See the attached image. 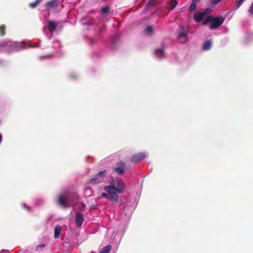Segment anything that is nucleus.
Returning a JSON list of instances; mask_svg holds the SVG:
<instances>
[{
  "label": "nucleus",
  "instance_id": "obj_1",
  "mask_svg": "<svg viewBox=\"0 0 253 253\" xmlns=\"http://www.w3.org/2000/svg\"><path fill=\"white\" fill-rule=\"evenodd\" d=\"M104 189L106 192L102 193L101 196L117 203L119 200L118 194H122L125 192L126 184L122 179L117 178L112 180L110 185L105 186Z\"/></svg>",
  "mask_w": 253,
  "mask_h": 253
},
{
  "label": "nucleus",
  "instance_id": "obj_2",
  "mask_svg": "<svg viewBox=\"0 0 253 253\" xmlns=\"http://www.w3.org/2000/svg\"><path fill=\"white\" fill-rule=\"evenodd\" d=\"M25 46L21 43L18 45L16 42L9 40L0 42V50L6 52L19 50L21 48H25Z\"/></svg>",
  "mask_w": 253,
  "mask_h": 253
},
{
  "label": "nucleus",
  "instance_id": "obj_3",
  "mask_svg": "<svg viewBox=\"0 0 253 253\" xmlns=\"http://www.w3.org/2000/svg\"><path fill=\"white\" fill-rule=\"evenodd\" d=\"M224 18L223 17H213L212 16H208L203 22V25L211 23L210 29H216L219 27L223 23Z\"/></svg>",
  "mask_w": 253,
  "mask_h": 253
},
{
  "label": "nucleus",
  "instance_id": "obj_4",
  "mask_svg": "<svg viewBox=\"0 0 253 253\" xmlns=\"http://www.w3.org/2000/svg\"><path fill=\"white\" fill-rule=\"evenodd\" d=\"M106 170H104L99 172L98 173L93 176L90 179H89L87 182V183L95 185L96 184H98L102 182V181L104 180V178L106 176Z\"/></svg>",
  "mask_w": 253,
  "mask_h": 253
},
{
  "label": "nucleus",
  "instance_id": "obj_5",
  "mask_svg": "<svg viewBox=\"0 0 253 253\" xmlns=\"http://www.w3.org/2000/svg\"><path fill=\"white\" fill-rule=\"evenodd\" d=\"M69 197L66 194L59 195L57 200V204L64 208H67L70 207L68 202Z\"/></svg>",
  "mask_w": 253,
  "mask_h": 253
},
{
  "label": "nucleus",
  "instance_id": "obj_6",
  "mask_svg": "<svg viewBox=\"0 0 253 253\" xmlns=\"http://www.w3.org/2000/svg\"><path fill=\"white\" fill-rule=\"evenodd\" d=\"M116 167L113 169V171L119 175H122L127 170L125 162L120 161L116 164Z\"/></svg>",
  "mask_w": 253,
  "mask_h": 253
},
{
  "label": "nucleus",
  "instance_id": "obj_7",
  "mask_svg": "<svg viewBox=\"0 0 253 253\" xmlns=\"http://www.w3.org/2000/svg\"><path fill=\"white\" fill-rule=\"evenodd\" d=\"M177 39L178 42L181 43H185L187 42V33L184 28L182 29L181 32L178 33Z\"/></svg>",
  "mask_w": 253,
  "mask_h": 253
},
{
  "label": "nucleus",
  "instance_id": "obj_8",
  "mask_svg": "<svg viewBox=\"0 0 253 253\" xmlns=\"http://www.w3.org/2000/svg\"><path fill=\"white\" fill-rule=\"evenodd\" d=\"M146 157V155L144 153H138L133 154L131 158V161L132 163H136L139 161L144 159Z\"/></svg>",
  "mask_w": 253,
  "mask_h": 253
},
{
  "label": "nucleus",
  "instance_id": "obj_9",
  "mask_svg": "<svg viewBox=\"0 0 253 253\" xmlns=\"http://www.w3.org/2000/svg\"><path fill=\"white\" fill-rule=\"evenodd\" d=\"M84 220L83 214L79 212H77L76 215L75 221L78 227H80L82 226Z\"/></svg>",
  "mask_w": 253,
  "mask_h": 253
},
{
  "label": "nucleus",
  "instance_id": "obj_10",
  "mask_svg": "<svg viewBox=\"0 0 253 253\" xmlns=\"http://www.w3.org/2000/svg\"><path fill=\"white\" fill-rule=\"evenodd\" d=\"M59 5V0H52L45 4V7L47 8H54Z\"/></svg>",
  "mask_w": 253,
  "mask_h": 253
},
{
  "label": "nucleus",
  "instance_id": "obj_11",
  "mask_svg": "<svg viewBox=\"0 0 253 253\" xmlns=\"http://www.w3.org/2000/svg\"><path fill=\"white\" fill-rule=\"evenodd\" d=\"M47 28L50 33H52L54 31H55L57 24L56 22H54L52 21H48L47 22Z\"/></svg>",
  "mask_w": 253,
  "mask_h": 253
},
{
  "label": "nucleus",
  "instance_id": "obj_12",
  "mask_svg": "<svg viewBox=\"0 0 253 253\" xmlns=\"http://www.w3.org/2000/svg\"><path fill=\"white\" fill-rule=\"evenodd\" d=\"M205 16V13H195L194 15L193 18L194 20L196 22H200L202 20L204 19Z\"/></svg>",
  "mask_w": 253,
  "mask_h": 253
},
{
  "label": "nucleus",
  "instance_id": "obj_13",
  "mask_svg": "<svg viewBox=\"0 0 253 253\" xmlns=\"http://www.w3.org/2000/svg\"><path fill=\"white\" fill-rule=\"evenodd\" d=\"M61 233V228L59 225H57L54 228V238L58 239Z\"/></svg>",
  "mask_w": 253,
  "mask_h": 253
},
{
  "label": "nucleus",
  "instance_id": "obj_14",
  "mask_svg": "<svg viewBox=\"0 0 253 253\" xmlns=\"http://www.w3.org/2000/svg\"><path fill=\"white\" fill-rule=\"evenodd\" d=\"M211 47V42L210 41H206L203 45L202 49L204 50H209Z\"/></svg>",
  "mask_w": 253,
  "mask_h": 253
},
{
  "label": "nucleus",
  "instance_id": "obj_15",
  "mask_svg": "<svg viewBox=\"0 0 253 253\" xmlns=\"http://www.w3.org/2000/svg\"><path fill=\"white\" fill-rule=\"evenodd\" d=\"M168 4L170 6V10H172L177 4L176 0H169L168 1Z\"/></svg>",
  "mask_w": 253,
  "mask_h": 253
},
{
  "label": "nucleus",
  "instance_id": "obj_16",
  "mask_svg": "<svg viewBox=\"0 0 253 253\" xmlns=\"http://www.w3.org/2000/svg\"><path fill=\"white\" fill-rule=\"evenodd\" d=\"M111 249L110 245H107L103 247L99 252V253H109Z\"/></svg>",
  "mask_w": 253,
  "mask_h": 253
},
{
  "label": "nucleus",
  "instance_id": "obj_17",
  "mask_svg": "<svg viewBox=\"0 0 253 253\" xmlns=\"http://www.w3.org/2000/svg\"><path fill=\"white\" fill-rule=\"evenodd\" d=\"M155 54L159 58H162L164 56V52L163 49H158L155 51Z\"/></svg>",
  "mask_w": 253,
  "mask_h": 253
},
{
  "label": "nucleus",
  "instance_id": "obj_18",
  "mask_svg": "<svg viewBox=\"0 0 253 253\" xmlns=\"http://www.w3.org/2000/svg\"><path fill=\"white\" fill-rule=\"evenodd\" d=\"M153 31V27L152 26H148L145 30V32L147 34L151 35Z\"/></svg>",
  "mask_w": 253,
  "mask_h": 253
},
{
  "label": "nucleus",
  "instance_id": "obj_19",
  "mask_svg": "<svg viewBox=\"0 0 253 253\" xmlns=\"http://www.w3.org/2000/svg\"><path fill=\"white\" fill-rule=\"evenodd\" d=\"M42 0H36L35 2H31L29 4V6L31 8H35Z\"/></svg>",
  "mask_w": 253,
  "mask_h": 253
},
{
  "label": "nucleus",
  "instance_id": "obj_20",
  "mask_svg": "<svg viewBox=\"0 0 253 253\" xmlns=\"http://www.w3.org/2000/svg\"><path fill=\"white\" fill-rule=\"evenodd\" d=\"M5 29L6 27L4 25L0 26V34L1 36H3L5 35Z\"/></svg>",
  "mask_w": 253,
  "mask_h": 253
},
{
  "label": "nucleus",
  "instance_id": "obj_21",
  "mask_svg": "<svg viewBox=\"0 0 253 253\" xmlns=\"http://www.w3.org/2000/svg\"><path fill=\"white\" fill-rule=\"evenodd\" d=\"M196 4L197 3H195L194 2L192 1V3H191V4L190 6V8H189L191 11H193L196 9Z\"/></svg>",
  "mask_w": 253,
  "mask_h": 253
},
{
  "label": "nucleus",
  "instance_id": "obj_22",
  "mask_svg": "<svg viewBox=\"0 0 253 253\" xmlns=\"http://www.w3.org/2000/svg\"><path fill=\"white\" fill-rule=\"evenodd\" d=\"M109 10H110V7L108 6H106V7H103L101 9L102 12L104 13H107L109 11Z\"/></svg>",
  "mask_w": 253,
  "mask_h": 253
},
{
  "label": "nucleus",
  "instance_id": "obj_23",
  "mask_svg": "<svg viewBox=\"0 0 253 253\" xmlns=\"http://www.w3.org/2000/svg\"><path fill=\"white\" fill-rule=\"evenodd\" d=\"M151 6H154V2L151 1V0H149V1L147 2L146 4V7L148 8Z\"/></svg>",
  "mask_w": 253,
  "mask_h": 253
},
{
  "label": "nucleus",
  "instance_id": "obj_24",
  "mask_svg": "<svg viewBox=\"0 0 253 253\" xmlns=\"http://www.w3.org/2000/svg\"><path fill=\"white\" fill-rule=\"evenodd\" d=\"M249 12L250 13V14L253 15V2L252 3L249 8Z\"/></svg>",
  "mask_w": 253,
  "mask_h": 253
},
{
  "label": "nucleus",
  "instance_id": "obj_25",
  "mask_svg": "<svg viewBox=\"0 0 253 253\" xmlns=\"http://www.w3.org/2000/svg\"><path fill=\"white\" fill-rule=\"evenodd\" d=\"M221 0H211V3L212 4L215 5L219 2Z\"/></svg>",
  "mask_w": 253,
  "mask_h": 253
},
{
  "label": "nucleus",
  "instance_id": "obj_26",
  "mask_svg": "<svg viewBox=\"0 0 253 253\" xmlns=\"http://www.w3.org/2000/svg\"><path fill=\"white\" fill-rule=\"evenodd\" d=\"M211 11V10L210 8H207L204 13H205L206 15L207 14L210 13Z\"/></svg>",
  "mask_w": 253,
  "mask_h": 253
},
{
  "label": "nucleus",
  "instance_id": "obj_27",
  "mask_svg": "<svg viewBox=\"0 0 253 253\" xmlns=\"http://www.w3.org/2000/svg\"><path fill=\"white\" fill-rule=\"evenodd\" d=\"M72 195H73V196L74 197V199H75V200H78V199H79V196H78V195H77V194H73Z\"/></svg>",
  "mask_w": 253,
  "mask_h": 253
},
{
  "label": "nucleus",
  "instance_id": "obj_28",
  "mask_svg": "<svg viewBox=\"0 0 253 253\" xmlns=\"http://www.w3.org/2000/svg\"><path fill=\"white\" fill-rule=\"evenodd\" d=\"M96 208V205L93 204V205H92L91 206V209H95Z\"/></svg>",
  "mask_w": 253,
  "mask_h": 253
},
{
  "label": "nucleus",
  "instance_id": "obj_29",
  "mask_svg": "<svg viewBox=\"0 0 253 253\" xmlns=\"http://www.w3.org/2000/svg\"><path fill=\"white\" fill-rule=\"evenodd\" d=\"M45 247V245L44 244H40L38 246V248H42V247Z\"/></svg>",
  "mask_w": 253,
  "mask_h": 253
},
{
  "label": "nucleus",
  "instance_id": "obj_30",
  "mask_svg": "<svg viewBox=\"0 0 253 253\" xmlns=\"http://www.w3.org/2000/svg\"><path fill=\"white\" fill-rule=\"evenodd\" d=\"M200 0H192L193 2H194L195 3H197L200 1Z\"/></svg>",
  "mask_w": 253,
  "mask_h": 253
},
{
  "label": "nucleus",
  "instance_id": "obj_31",
  "mask_svg": "<svg viewBox=\"0 0 253 253\" xmlns=\"http://www.w3.org/2000/svg\"><path fill=\"white\" fill-rule=\"evenodd\" d=\"M84 207H85V205H84V204H83H83H82V208H84Z\"/></svg>",
  "mask_w": 253,
  "mask_h": 253
},
{
  "label": "nucleus",
  "instance_id": "obj_32",
  "mask_svg": "<svg viewBox=\"0 0 253 253\" xmlns=\"http://www.w3.org/2000/svg\"><path fill=\"white\" fill-rule=\"evenodd\" d=\"M3 64V61L0 60V65H2Z\"/></svg>",
  "mask_w": 253,
  "mask_h": 253
},
{
  "label": "nucleus",
  "instance_id": "obj_33",
  "mask_svg": "<svg viewBox=\"0 0 253 253\" xmlns=\"http://www.w3.org/2000/svg\"><path fill=\"white\" fill-rule=\"evenodd\" d=\"M1 139H2V137L0 135V142L1 141Z\"/></svg>",
  "mask_w": 253,
  "mask_h": 253
}]
</instances>
